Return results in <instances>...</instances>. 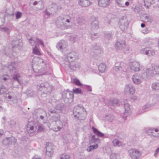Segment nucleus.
Returning a JSON list of instances; mask_svg holds the SVG:
<instances>
[{"label":"nucleus","mask_w":159,"mask_h":159,"mask_svg":"<svg viewBox=\"0 0 159 159\" xmlns=\"http://www.w3.org/2000/svg\"><path fill=\"white\" fill-rule=\"evenodd\" d=\"M152 75L151 71L147 68L144 69L142 71V75L136 74L132 77L134 83L135 84H140L143 79L148 78Z\"/></svg>","instance_id":"1"},{"label":"nucleus","mask_w":159,"mask_h":159,"mask_svg":"<svg viewBox=\"0 0 159 159\" xmlns=\"http://www.w3.org/2000/svg\"><path fill=\"white\" fill-rule=\"evenodd\" d=\"M49 112L50 113V115L52 116V120L56 122V126L53 128V130L56 132L58 131L63 127V123L59 120L60 116L58 114L59 112L54 110H51Z\"/></svg>","instance_id":"2"},{"label":"nucleus","mask_w":159,"mask_h":159,"mask_svg":"<svg viewBox=\"0 0 159 159\" xmlns=\"http://www.w3.org/2000/svg\"><path fill=\"white\" fill-rule=\"evenodd\" d=\"M33 61H36V64L38 66L37 69L39 72L42 73L45 70L46 64L45 60L40 58L37 57L34 58Z\"/></svg>","instance_id":"3"},{"label":"nucleus","mask_w":159,"mask_h":159,"mask_svg":"<svg viewBox=\"0 0 159 159\" xmlns=\"http://www.w3.org/2000/svg\"><path fill=\"white\" fill-rule=\"evenodd\" d=\"M62 95L64 101L66 103L70 104L73 102L74 95L73 93L65 91L62 92Z\"/></svg>","instance_id":"4"},{"label":"nucleus","mask_w":159,"mask_h":159,"mask_svg":"<svg viewBox=\"0 0 159 159\" xmlns=\"http://www.w3.org/2000/svg\"><path fill=\"white\" fill-rule=\"evenodd\" d=\"M37 88L40 91H43L45 94L50 93L52 89V86L48 83L40 84L38 85Z\"/></svg>","instance_id":"5"},{"label":"nucleus","mask_w":159,"mask_h":159,"mask_svg":"<svg viewBox=\"0 0 159 159\" xmlns=\"http://www.w3.org/2000/svg\"><path fill=\"white\" fill-rule=\"evenodd\" d=\"M66 61L69 62L74 61L79 59V55L78 52L75 51H72L66 54Z\"/></svg>","instance_id":"6"},{"label":"nucleus","mask_w":159,"mask_h":159,"mask_svg":"<svg viewBox=\"0 0 159 159\" xmlns=\"http://www.w3.org/2000/svg\"><path fill=\"white\" fill-rule=\"evenodd\" d=\"M65 19L61 16L58 17L56 21V24L57 27L61 29H66L69 26L66 24Z\"/></svg>","instance_id":"7"},{"label":"nucleus","mask_w":159,"mask_h":159,"mask_svg":"<svg viewBox=\"0 0 159 159\" xmlns=\"http://www.w3.org/2000/svg\"><path fill=\"white\" fill-rule=\"evenodd\" d=\"M129 156L132 159H138L141 155L140 152L136 149H132L128 150Z\"/></svg>","instance_id":"8"},{"label":"nucleus","mask_w":159,"mask_h":159,"mask_svg":"<svg viewBox=\"0 0 159 159\" xmlns=\"http://www.w3.org/2000/svg\"><path fill=\"white\" fill-rule=\"evenodd\" d=\"M146 133L149 135L155 138L159 137V128H149L146 130Z\"/></svg>","instance_id":"9"},{"label":"nucleus","mask_w":159,"mask_h":159,"mask_svg":"<svg viewBox=\"0 0 159 159\" xmlns=\"http://www.w3.org/2000/svg\"><path fill=\"white\" fill-rule=\"evenodd\" d=\"M91 28L92 30H96L99 27V22L97 18L92 16L91 17Z\"/></svg>","instance_id":"10"},{"label":"nucleus","mask_w":159,"mask_h":159,"mask_svg":"<svg viewBox=\"0 0 159 159\" xmlns=\"http://www.w3.org/2000/svg\"><path fill=\"white\" fill-rule=\"evenodd\" d=\"M85 111L83 106L81 105L75 106L73 109V114L74 117H77L78 114L84 112Z\"/></svg>","instance_id":"11"},{"label":"nucleus","mask_w":159,"mask_h":159,"mask_svg":"<svg viewBox=\"0 0 159 159\" xmlns=\"http://www.w3.org/2000/svg\"><path fill=\"white\" fill-rule=\"evenodd\" d=\"M159 100V95H157L156 98H155L152 99V101L154 102L150 104H147L142 107L143 109H140V112H138L137 115H139L142 113L146 111V109L149 108L150 106H152L154 104L156 103Z\"/></svg>","instance_id":"12"},{"label":"nucleus","mask_w":159,"mask_h":159,"mask_svg":"<svg viewBox=\"0 0 159 159\" xmlns=\"http://www.w3.org/2000/svg\"><path fill=\"white\" fill-rule=\"evenodd\" d=\"M129 65L130 69L134 71H139L142 69L139 62L135 61L130 62Z\"/></svg>","instance_id":"13"},{"label":"nucleus","mask_w":159,"mask_h":159,"mask_svg":"<svg viewBox=\"0 0 159 159\" xmlns=\"http://www.w3.org/2000/svg\"><path fill=\"white\" fill-rule=\"evenodd\" d=\"M120 27L123 31L126 29L128 26L129 23L126 17H123V19L120 20Z\"/></svg>","instance_id":"14"},{"label":"nucleus","mask_w":159,"mask_h":159,"mask_svg":"<svg viewBox=\"0 0 159 159\" xmlns=\"http://www.w3.org/2000/svg\"><path fill=\"white\" fill-rule=\"evenodd\" d=\"M124 92L125 93L133 94L135 92L134 88L132 84H128L125 85Z\"/></svg>","instance_id":"15"},{"label":"nucleus","mask_w":159,"mask_h":159,"mask_svg":"<svg viewBox=\"0 0 159 159\" xmlns=\"http://www.w3.org/2000/svg\"><path fill=\"white\" fill-rule=\"evenodd\" d=\"M30 43L32 46H35V44H39L40 43L43 47H44V45L43 44V41L40 39L38 38H36L35 39V41L34 39V38L33 37H32L31 38L29 39H28Z\"/></svg>","instance_id":"16"},{"label":"nucleus","mask_w":159,"mask_h":159,"mask_svg":"<svg viewBox=\"0 0 159 159\" xmlns=\"http://www.w3.org/2000/svg\"><path fill=\"white\" fill-rule=\"evenodd\" d=\"M115 48L118 51L124 50L125 48V43L124 41H117L115 44Z\"/></svg>","instance_id":"17"},{"label":"nucleus","mask_w":159,"mask_h":159,"mask_svg":"<svg viewBox=\"0 0 159 159\" xmlns=\"http://www.w3.org/2000/svg\"><path fill=\"white\" fill-rule=\"evenodd\" d=\"M46 149V154L49 157H51L52 155L53 151L52 150V146L51 143H47L45 147Z\"/></svg>","instance_id":"18"},{"label":"nucleus","mask_w":159,"mask_h":159,"mask_svg":"<svg viewBox=\"0 0 159 159\" xmlns=\"http://www.w3.org/2000/svg\"><path fill=\"white\" fill-rule=\"evenodd\" d=\"M67 45V43L64 40H61L57 43V48L62 51V49L66 48Z\"/></svg>","instance_id":"19"},{"label":"nucleus","mask_w":159,"mask_h":159,"mask_svg":"<svg viewBox=\"0 0 159 159\" xmlns=\"http://www.w3.org/2000/svg\"><path fill=\"white\" fill-rule=\"evenodd\" d=\"M98 4L103 7H108L111 3L110 0H98Z\"/></svg>","instance_id":"20"},{"label":"nucleus","mask_w":159,"mask_h":159,"mask_svg":"<svg viewBox=\"0 0 159 159\" xmlns=\"http://www.w3.org/2000/svg\"><path fill=\"white\" fill-rule=\"evenodd\" d=\"M141 51L143 54L150 57L152 56L155 54V52L154 50L148 48H144Z\"/></svg>","instance_id":"21"},{"label":"nucleus","mask_w":159,"mask_h":159,"mask_svg":"<svg viewBox=\"0 0 159 159\" xmlns=\"http://www.w3.org/2000/svg\"><path fill=\"white\" fill-rule=\"evenodd\" d=\"M17 63L14 62H11L8 67L7 69L10 73H12L16 72V66H17Z\"/></svg>","instance_id":"22"},{"label":"nucleus","mask_w":159,"mask_h":159,"mask_svg":"<svg viewBox=\"0 0 159 159\" xmlns=\"http://www.w3.org/2000/svg\"><path fill=\"white\" fill-rule=\"evenodd\" d=\"M36 127L32 122L29 123L27 125V130L29 133H33L36 130Z\"/></svg>","instance_id":"23"},{"label":"nucleus","mask_w":159,"mask_h":159,"mask_svg":"<svg viewBox=\"0 0 159 159\" xmlns=\"http://www.w3.org/2000/svg\"><path fill=\"white\" fill-rule=\"evenodd\" d=\"M78 3L80 6L84 7L89 6L91 4L89 0H79Z\"/></svg>","instance_id":"24"},{"label":"nucleus","mask_w":159,"mask_h":159,"mask_svg":"<svg viewBox=\"0 0 159 159\" xmlns=\"http://www.w3.org/2000/svg\"><path fill=\"white\" fill-rule=\"evenodd\" d=\"M120 65V63H118L116 64L115 66L113 67L112 70L113 74H116L118 73L119 71L121 69Z\"/></svg>","instance_id":"25"},{"label":"nucleus","mask_w":159,"mask_h":159,"mask_svg":"<svg viewBox=\"0 0 159 159\" xmlns=\"http://www.w3.org/2000/svg\"><path fill=\"white\" fill-rule=\"evenodd\" d=\"M49 7L52 10L56 12L59 9H61V7L60 6H58L56 3H52L49 5Z\"/></svg>","instance_id":"26"},{"label":"nucleus","mask_w":159,"mask_h":159,"mask_svg":"<svg viewBox=\"0 0 159 159\" xmlns=\"http://www.w3.org/2000/svg\"><path fill=\"white\" fill-rule=\"evenodd\" d=\"M148 69L151 71L152 75H150V76L153 75H159V67H158L157 66H153L152 67V70L149 69Z\"/></svg>","instance_id":"27"},{"label":"nucleus","mask_w":159,"mask_h":159,"mask_svg":"<svg viewBox=\"0 0 159 159\" xmlns=\"http://www.w3.org/2000/svg\"><path fill=\"white\" fill-rule=\"evenodd\" d=\"M80 66L79 64L77 62L71 63L69 65V68L73 70H75L79 68Z\"/></svg>","instance_id":"28"},{"label":"nucleus","mask_w":159,"mask_h":159,"mask_svg":"<svg viewBox=\"0 0 159 159\" xmlns=\"http://www.w3.org/2000/svg\"><path fill=\"white\" fill-rule=\"evenodd\" d=\"M124 107L125 109V115L126 114L128 115H130L131 113L130 106L129 103H125L124 104Z\"/></svg>","instance_id":"29"},{"label":"nucleus","mask_w":159,"mask_h":159,"mask_svg":"<svg viewBox=\"0 0 159 159\" xmlns=\"http://www.w3.org/2000/svg\"><path fill=\"white\" fill-rule=\"evenodd\" d=\"M92 129L93 133L99 137H102L104 136V134L99 131H98L97 129L95 128L94 127L92 126Z\"/></svg>","instance_id":"30"},{"label":"nucleus","mask_w":159,"mask_h":159,"mask_svg":"<svg viewBox=\"0 0 159 159\" xmlns=\"http://www.w3.org/2000/svg\"><path fill=\"white\" fill-rule=\"evenodd\" d=\"M13 48L17 47H22L23 44L20 40H16L12 41Z\"/></svg>","instance_id":"31"},{"label":"nucleus","mask_w":159,"mask_h":159,"mask_svg":"<svg viewBox=\"0 0 159 159\" xmlns=\"http://www.w3.org/2000/svg\"><path fill=\"white\" fill-rule=\"evenodd\" d=\"M63 107V104L62 103L57 104L55 107V110L57 112H60L62 110Z\"/></svg>","instance_id":"32"},{"label":"nucleus","mask_w":159,"mask_h":159,"mask_svg":"<svg viewBox=\"0 0 159 159\" xmlns=\"http://www.w3.org/2000/svg\"><path fill=\"white\" fill-rule=\"evenodd\" d=\"M106 65L105 63H101L98 66V69L101 72H104L106 69Z\"/></svg>","instance_id":"33"},{"label":"nucleus","mask_w":159,"mask_h":159,"mask_svg":"<svg viewBox=\"0 0 159 159\" xmlns=\"http://www.w3.org/2000/svg\"><path fill=\"white\" fill-rule=\"evenodd\" d=\"M85 114L84 112H82V113H80L78 114L77 117H75V119L79 120H84L85 118Z\"/></svg>","instance_id":"34"},{"label":"nucleus","mask_w":159,"mask_h":159,"mask_svg":"<svg viewBox=\"0 0 159 159\" xmlns=\"http://www.w3.org/2000/svg\"><path fill=\"white\" fill-rule=\"evenodd\" d=\"M8 138L9 142L10 143V146L14 145L16 142V139L13 136H11Z\"/></svg>","instance_id":"35"},{"label":"nucleus","mask_w":159,"mask_h":159,"mask_svg":"<svg viewBox=\"0 0 159 159\" xmlns=\"http://www.w3.org/2000/svg\"><path fill=\"white\" fill-rule=\"evenodd\" d=\"M112 34L110 32H106L104 33V37L108 40L111 39L112 38Z\"/></svg>","instance_id":"36"},{"label":"nucleus","mask_w":159,"mask_h":159,"mask_svg":"<svg viewBox=\"0 0 159 159\" xmlns=\"http://www.w3.org/2000/svg\"><path fill=\"white\" fill-rule=\"evenodd\" d=\"M143 2L144 6L148 8L153 3V0H144Z\"/></svg>","instance_id":"37"},{"label":"nucleus","mask_w":159,"mask_h":159,"mask_svg":"<svg viewBox=\"0 0 159 159\" xmlns=\"http://www.w3.org/2000/svg\"><path fill=\"white\" fill-rule=\"evenodd\" d=\"M118 102L117 99H111L109 101L108 103L111 105L114 106L117 105Z\"/></svg>","instance_id":"38"},{"label":"nucleus","mask_w":159,"mask_h":159,"mask_svg":"<svg viewBox=\"0 0 159 159\" xmlns=\"http://www.w3.org/2000/svg\"><path fill=\"white\" fill-rule=\"evenodd\" d=\"M144 20L145 22H151L153 21V18L151 16L147 15L144 16Z\"/></svg>","instance_id":"39"},{"label":"nucleus","mask_w":159,"mask_h":159,"mask_svg":"<svg viewBox=\"0 0 159 159\" xmlns=\"http://www.w3.org/2000/svg\"><path fill=\"white\" fill-rule=\"evenodd\" d=\"M9 124L10 127L13 129L15 128L17 126L16 121L14 120H11Z\"/></svg>","instance_id":"40"},{"label":"nucleus","mask_w":159,"mask_h":159,"mask_svg":"<svg viewBox=\"0 0 159 159\" xmlns=\"http://www.w3.org/2000/svg\"><path fill=\"white\" fill-rule=\"evenodd\" d=\"M113 143L115 146H120L122 145V142L117 139H115L113 140Z\"/></svg>","instance_id":"41"},{"label":"nucleus","mask_w":159,"mask_h":159,"mask_svg":"<svg viewBox=\"0 0 159 159\" xmlns=\"http://www.w3.org/2000/svg\"><path fill=\"white\" fill-rule=\"evenodd\" d=\"M127 0H116V3L119 6L122 7L124 6V2Z\"/></svg>","instance_id":"42"},{"label":"nucleus","mask_w":159,"mask_h":159,"mask_svg":"<svg viewBox=\"0 0 159 159\" xmlns=\"http://www.w3.org/2000/svg\"><path fill=\"white\" fill-rule=\"evenodd\" d=\"M98 146L97 144H94V145H91L88 147L87 149V151L88 152H90L92 150L96 149L98 148Z\"/></svg>","instance_id":"43"},{"label":"nucleus","mask_w":159,"mask_h":159,"mask_svg":"<svg viewBox=\"0 0 159 159\" xmlns=\"http://www.w3.org/2000/svg\"><path fill=\"white\" fill-rule=\"evenodd\" d=\"M0 91L1 94H7L8 93V89L5 87L2 86L0 88Z\"/></svg>","instance_id":"44"},{"label":"nucleus","mask_w":159,"mask_h":159,"mask_svg":"<svg viewBox=\"0 0 159 159\" xmlns=\"http://www.w3.org/2000/svg\"><path fill=\"white\" fill-rule=\"evenodd\" d=\"M152 88L153 90H159V84L157 83H154L152 84Z\"/></svg>","instance_id":"45"},{"label":"nucleus","mask_w":159,"mask_h":159,"mask_svg":"<svg viewBox=\"0 0 159 159\" xmlns=\"http://www.w3.org/2000/svg\"><path fill=\"white\" fill-rule=\"evenodd\" d=\"M9 141L8 138H6L3 139L2 141L3 144L6 146H10V143Z\"/></svg>","instance_id":"46"},{"label":"nucleus","mask_w":159,"mask_h":159,"mask_svg":"<svg viewBox=\"0 0 159 159\" xmlns=\"http://www.w3.org/2000/svg\"><path fill=\"white\" fill-rule=\"evenodd\" d=\"M73 93L76 94H82L83 93L82 92L81 89L79 88H77L75 89H73Z\"/></svg>","instance_id":"47"},{"label":"nucleus","mask_w":159,"mask_h":159,"mask_svg":"<svg viewBox=\"0 0 159 159\" xmlns=\"http://www.w3.org/2000/svg\"><path fill=\"white\" fill-rule=\"evenodd\" d=\"M33 53L36 55H40V53L39 51L38 48L36 46H35L34 48H33Z\"/></svg>","instance_id":"48"},{"label":"nucleus","mask_w":159,"mask_h":159,"mask_svg":"<svg viewBox=\"0 0 159 159\" xmlns=\"http://www.w3.org/2000/svg\"><path fill=\"white\" fill-rule=\"evenodd\" d=\"M98 36L99 35L97 33H91L90 34V36L92 40H93L97 39Z\"/></svg>","instance_id":"49"},{"label":"nucleus","mask_w":159,"mask_h":159,"mask_svg":"<svg viewBox=\"0 0 159 159\" xmlns=\"http://www.w3.org/2000/svg\"><path fill=\"white\" fill-rule=\"evenodd\" d=\"M93 52L96 55H98L101 53V48L99 47L98 46L97 47V49H95L94 50Z\"/></svg>","instance_id":"50"},{"label":"nucleus","mask_w":159,"mask_h":159,"mask_svg":"<svg viewBox=\"0 0 159 159\" xmlns=\"http://www.w3.org/2000/svg\"><path fill=\"white\" fill-rule=\"evenodd\" d=\"M20 77V74L18 73H16L14 75L13 78L14 80L19 83L20 81L18 79V78Z\"/></svg>","instance_id":"51"},{"label":"nucleus","mask_w":159,"mask_h":159,"mask_svg":"<svg viewBox=\"0 0 159 159\" xmlns=\"http://www.w3.org/2000/svg\"><path fill=\"white\" fill-rule=\"evenodd\" d=\"M69 155L66 154H62L60 157V159H69Z\"/></svg>","instance_id":"52"},{"label":"nucleus","mask_w":159,"mask_h":159,"mask_svg":"<svg viewBox=\"0 0 159 159\" xmlns=\"http://www.w3.org/2000/svg\"><path fill=\"white\" fill-rule=\"evenodd\" d=\"M9 78V76L7 75H5L4 76H2L0 78L1 80H3L4 81H6Z\"/></svg>","instance_id":"53"},{"label":"nucleus","mask_w":159,"mask_h":159,"mask_svg":"<svg viewBox=\"0 0 159 159\" xmlns=\"http://www.w3.org/2000/svg\"><path fill=\"white\" fill-rule=\"evenodd\" d=\"M76 39V37L75 36L72 35L70 37L69 40L71 41L72 43H74L75 42Z\"/></svg>","instance_id":"54"},{"label":"nucleus","mask_w":159,"mask_h":159,"mask_svg":"<svg viewBox=\"0 0 159 159\" xmlns=\"http://www.w3.org/2000/svg\"><path fill=\"white\" fill-rule=\"evenodd\" d=\"M74 83L77 85H81L82 84L80 82V80L77 79H74Z\"/></svg>","instance_id":"55"},{"label":"nucleus","mask_w":159,"mask_h":159,"mask_svg":"<svg viewBox=\"0 0 159 159\" xmlns=\"http://www.w3.org/2000/svg\"><path fill=\"white\" fill-rule=\"evenodd\" d=\"M114 118V116L112 115H109L107 116V119L109 121H112Z\"/></svg>","instance_id":"56"},{"label":"nucleus","mask_w":159,"mask_h":159,"mask_svg":"<svg viewBox=\"0 0 159 159\" xmlns=\"http://www.w3.org/2000/svg\"><path fill=\"white\" fill-rule=\"evenodd\" d=\"M44 128L43 127L42 125L39 126L38 127V132H41L44 131Z\"/></svg>","instance_id":"57"},{"label":"nucleus","mask_w":159,"mask_h":159,"mask_svg":"<svg viewBox=\"0 0 159 159\" xmlns=\"http://www.w3.org/2000/svg\"><path fill=\"white\" fill-rule=\"evenodd\" d=\"M0 30L4 32L7 33H8L10 32L9 30L7 28H1L0 29Z\"/></svg>","instance_id":"58"},{"label":"nucleus","mask_w":159,"mask_h":159,"mask_svg":"<svg viewBox=\"0 0 159 159\" xmlns=\"http://www.w3.org/2000/svg\"><path fill=\"white\" fill-rule=\"evenodd\" d=\"M95 135H93L92 136L91 140L89 141V143L90 144L93 143L95 141L97 140L98 138L96 139L95 137Z\"/></svg>","instance_id":"59"},{"label":"nucleus","mask_w":159,"mask_h":159,"mask_svg":"<svg viewBox=\"0 0 159 159\" xmlns=\"http://www.w3.org/2000/svg\"><path fill=\"white\" fill-rule=\"evenodd\" d=\"M16 15V18L17 19H18L20 18L21 15L22 13L21 12L19 11H17Z\"/></svg>","instance_id":"60"},{"label":"nucleus","mask_w":159,"mask_h":159,"mask_svg":"<svg viewBox=\"0 0 159 159\" xmlns=\"http://www.w3.org/2000/svg\"><path fill=\"white\" fill-rule=\"evenodd\" d=\"M141 10L140 8L138 7H135L134 9V11L137 13H139Z\"/></svg>","instance_id":"61"},{"label":"nucleus","mask_w":159,"mask_h":159,"mask_svg":"<svg viewBox=\"0 0 159 159\" xmlns=\"http://www.w3.org/2000/svg\"><path fill=\"white\" fill-rule=\"evenodd\" d=\"M116 155L115 153L111 154L110 156V159H116Z\"/></svg>","instance_id":"62"},{"label":"nucleus","mask_w":159,"mask_h":159,"mask_svg":"<svg viewBox=\"0 0 159 159\" xmlns=\"http://www.w3.org/2000/svg\"><path fill=\"white\" fill-rule=\"evenodd\" d=\"M45 15L49 16L51 15V13L48 11L47 9L45 11Z\"/></svg>","instance_id":"63"},{"label":"nucleus","mask_w":159,"mask_h":159,"mask_svg":"<svg viewBox=\"0 0 159 159\" xmlns=\"http://www.w3.org/2000/svg\"><path fill=\"white\" fill-rule=\"evenodd\" d=\"M86 89H87L88 91H92V88L91 86L88 85H86Z\"/></svg>","instance_id":"64"}]
</instances>
